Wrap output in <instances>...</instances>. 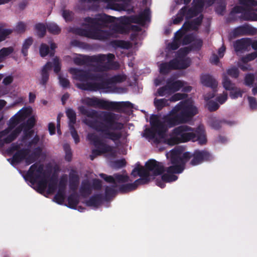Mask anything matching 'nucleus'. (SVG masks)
Masks as SVG:
<instances>
[{
	"label": "nucleus",
	"instance_id": "8fccbe9b",
	"mask_svg": "<svg viewBox=\"0 0 257 257\" xmlns=\"http://www.w3.org/2000/svg\"><path fill=\"white\" fill-rule=\"evenodd\" d=\"M22 146V144L18 143H12L11 146L7 150V152L9 155H12L15 151L20 150Z\"/></svg>",
	"mask_w": 257,
	"mask_h": 257
},
{
	"label": "nucleus",
	"instance_id": "2f4dec72",
	"mask_svg": "<svg viewBox=\"0 0 257 257\" xmlns=\"http://www.w3.org/2000/svg\"><path fill=\"white\" fill-rule=\"evenodd\" d=\"M100 58L96 57L94 56H85L82 59L76 58L75 59L74 62L75 64L79 65H83L88 64L90 63L95 62V61L100 60Z\"/></svg>",
	"mask_w": 257,
	"mask_h": 257
},
{
	"label": "nucleus",
	"instance_id": "a878e982",
	"mask_svg": "<svg viewBox=\"0 0 257 257\" xmlns=\"http://www.w3.org/2000/svg\"><path fill=\"white\" fill-rule=\"evenodd\" d=\"M131 175L134 177H137V175L141 177H151L149 170L146 168H145L140 166L139 163L137 164V166L133 170Z\"/></svg>",
	"mask_w": 257,
	"mask_h": 257
},
{
	"label": "nucleus",
	"instance_id": "5fc2aeb1",
	"mask_svg": "<svg viewBox=\"0 0 257 257\" xmlns=\"http://www.w3.org/2000/svg\"><path fill=\"white\" fill-rule=\"evenodd\" d=\"M247 9V8L246 6L245 7H243L240 6H235L232 9L230 14L232 15L235 14L241 13V15H243V13L246 12Z\"/></svg>",
	"mask_w": 257,
	"mask_h": 257
},
{
	"label": "nucleus",
	"instance_id": "dca6fc26",
	"mask_svg": "<svg viewBox=\"0 0 257 257\" xmlns=\"http://www.w3.org/2000/svg\"><path fill=\"white\" fill-rule=\"evenodd\" d=\"M189 160L192 158L190 162L192 166L198 165L204 161H209L212 160V157L211 155L207 151L205 150H196L193 154L189 152Z\"/></svg>",
	"mask_w": 257,
	"mask_h": 257
},
{
	"label": "nucleus",
	"instance_id": "f8f14e48",
	"mask_svg": "<svg viewBox=\"0 0 257 257\" xmlns=\"http://www.w3.org/2000/svg\"><path fill=\"white\" fill-rule=\"evenodd\" d=\"M54 67V71L58 74L61 70V64L58 58L53 59V64L51 62H48L43 66L41 70V78L39 80L40 84L46 87V84L49 79V71Z\"/></svg>",
	"mask_w": 257,
	"mask_h": 257
},
{
	"label": "nucleus",
	"instance_id": "cd10ccee",
	"mask_svg": "<svg viewBox=\"0 0 257 257\" xmlns=\"http://www.w3.org/2000/svg\"><path fill=\"white\" fill-rule=\"evenodd\" d=\"M92 191V186L89 181H83L79 189L81 195L83 197H86L91 194Z\"/></svg>",
	"mask_w": 257,
	"mask_h": 257
},
{
	"label": "nucleus",
	"instance_id": "680f3d73",
	"mask_svg": "<svg viewBox=\"0 0 257 257\" xmlns=\"http://www.w3.org/2000/svg\"><path fill=\"white\" fill-rule=\"evenodd\" d=\"M181 29L185 32H187L190 30H196V28L194 27L192 21H186L183 25Z\"/></svg>",
	"mask_w": 257,
	"mask_h": 257
},
{
	"label": "nucleus",
	"instance_id": "bb28decb",
	"mask_svg": "<svg viewBox=\"0 0 257 257\" xmlns=\"http://www.w3.org/2000/svg\"><path fill=\"white\" fill-rule=\"evenodd\" d=\"M250 41L249 38H242L236 41L234 44L235 50L238 52L247 49L250 46Z\"/></svg>",
	"mask_w": 257,
	"mask_h": 257
},
{
	"label": "nucleus",
	"instance_id": "473e14b6",
	"mask_svg": "<svg viewBox=\"0 0 257 257\" xmlns=\"http://www.w3.org/2000/svg\"><path fill=\"white\" fill-rule=\"evenodd\" d=\"M67 201V206L70 208L75 209L79 202V196L76 193H72L68 197Z\"/></svg>",
	"mask_w": 257,
	"mask_h": 257
},
{
	"label": "nucleus",
	"instance_id": "7c9ffc66",
	"mask_svg": "<svg viewBox=\"0 0 257 257\" xmlns=\"http://www.w3.org/2000/svg\"><path fill=\"white\" fill-rule=\"evenodd\" d=\"M240 19L247 21H257V13L251 12V7H248L246 12L241 15Z\"/></svg>",
	"mask_w": 257,
	"mask_h": 257
},
{
	"label": "nucleus",
	"instance_id": "4c0bfd02",
	"mask_svg": "<svg viewBox=\"0 0 257 257\" xmlns=\"http://www.w3.org/2000/svg\"><path fill=\"white\" fill-rule=\"evenodd\" d=\"M38 36L40 38L43 37L46 33L47 26L43 23H38L35 26Z\"/></svg>",
	"mask_w": 257,
	"mask_h": 257
},
{
	"label": "nucleus",
	"instance_id": "c756f323",
	"mask_svg": "<svg viewBox=\"0 0 257 257\" xmlns=\"http://www.w3.org/2000/svg\"><path fill=\"white\" fill-rule=\"evenodd\" d=\"M110 45L115 49L121 48L128 49L131 47V44L128 41L121 40H114L110 41Z\"/></svg>",
	"mask_w": 257,
	"mask_h": 257
},
{
	"label": "nucleus",
	"instance_id": "a19ab883",
	"mask_svg": "<svg viewBox=\"0 0 257 257\" xmlns=\"http://www.w3.org/2000/svg\"><path fill=\"white\" fill-rule=\"evenodd\" d=\"M191 51L192 48L190 46L182 48L180 49L177 52V57L176 58L178 59H186L188 57H185V56L188 54Z\"/></svg>",
	"mask_w": 257,
	"mask_h": 257
},
{
	"label": "nucleus",
	"instance_id": "09e8293b",
	"mask_svg": "<svg viewBox=\"0 0 257 257\" xmlns=\"http://www.w3.org/2000/svg\"><path fill=\"white\" fill-rule=\"evenodd\" d=\"M231 91L230 92V97L232 99H236L238 97H241L242 96V94L244 92L243 91L241 90L239 88L235 87L234 89L229 90Z\"/></svg>",
	"mask_w": 257,
	"mask_h": 257
},
{
	"label": "nucleus",
	"instance_id": "3c124183",
	"mask_svg": "<svg viewBox=\"0 0 257 257\" xmlns=\"http://www.w3.org/2000/svg\"><path fill=\"white\" fill-rule=\"evenodd\" d=\"M57 185V179L53 178H52L50 180V182L48 184V192L49 194H52L54 193L56 189Z\"/></svg>",
	"mask_w": 257,
	"mask_h": 257
},
{
	"label": "nucleus",
	"instance_id": "13d9d810",
	"mask_svg": "<svg viewBox=\"0 0 257 257\" xmlns=\"http://www.w3.org/2000/svg\"><path fill=\"white\" fill-rule=\"evenodd\" d=\"M73 15V13L69 10L64 9L62 11V17L67 22L72 21Z\"/></svg>",
	"mask_w": 257,
	"mask_h": 257
},
{
	"label": "nucleus",
	"instance_id": "a211bd4d",
	"mask_svg": "<svg viewBox=\"0 0 257 257\" xmlns=\"http://www.w3.org/2000/svg\"><path fill=\"white\" fill-rule=\"evenodd\" d=\"M257 33L256 28L246 25L241 26L235 28L233 32V36L237 37L246 35H253Z\"/></svg>",
	"mask_w": 257,
	"mask_h": 257
},
{
	"label": "nucleus",
	"instance_id": "412c9836",
	"mask_svg": "<svg viewBox=\"0 0 257 257\" xmlns=\"http://www.w3.org/2000/svg\"><path fill=\"white\" fill-rule=\"evenodd\" d=\"M181 29L177 31L175 33L174 40L172 42L168 44V47L172 50H176L179 48L181 45L182 39L185 34L184 31Z\"/></svg>",
	"mask_w": 257,
	"mask_h": 257
},
{
	"label": "nucleus",
	"instance_id": "0eeeda50",
	"mask_svg": "<svg viewBox=\"0 0 257 257\" xmlns=\"http://www.w3.org/2000/svg\"><path fill=\"white\" fill-rule=\"evenodd\" d=\"M189 152H185L181 156V152L178 150H173L170 154V166L165 169L168 173L180 174L185 169V165L189 160Z\"/></svg>",
	"mask_w": 257,
	"mask_h": 257
},
{
	"label": "nucleus",
	"instance_id": "338daca9",
	"mask_svg": "<svg viewBox=\"0 0 257 257\" xmlns=\"http://www.w3.org/2000/svg\"><path fill=\"white\" fill-rule=\"evenodd\" d=\"M67 185V181L65 179H61L58 184V192L63 193L65 194Z\"/></svg>",
	"mask_w": 257,
	"mask_h": 257
},
{
	"label": "nucleus",
	"instance_id": "37998d69",
	"mask_svg": "<svg viewBox=\"0 0 257 257\" xmlns=\"http://www.w3.org/2000/svg\"><path fill=\"white\" fill-rule=\"evenodd\" d=\"M48 31L54 35L59 34L61 32V29L57 25L54 23H48L47 24Z\"/></svg>",
	"mask_w": 257,
	"mask_h": 257
},
{
	"label": "nucleus",
	"instance_id": "6e6552de",
	"mask_svg": "<svg viewBox=\"0 0 257 257\" xmlns=\"http://www.w3.org/2000/svg\"><path fill=\"white\" fill-rule=\"evenodd\" d=\"M87 138L90 143L96 148V149H93L92 151V154L89 156L91 160H93L97 156L112 151V147L106 144L95 133H89Z\"/></svg>",
	"mask_w": 257,
	"mask_h": 257
},
{
	"label": "nucleus",
	"instance_id": "20e7f679",
	"mask_svg": "<svg viewBox=\"0 0 257 257\" xmlns=\"http://www.w3.org/2000/svg\"><path fill=\"white\" fill-rule=\"evenodd\" d=\"M198 113L197 108L186 101H181L164 116V121L170 128L190 121Z\"/></svg>",
	"mask_w": 257,
	"mask_h": 257
},
{
	"label": "nucleus",
	"instance_id": "f03ea898",
	"mask_svg": "<svg viewBox=\"0 0 257 257\" xmlns=\"http://www.w3.org/2000/svg\"><path fill=\"white\" fill-rule=\"evenodd\" d=\"M78 110L81 114L91 118H85L83 122L100 133L103 138L113 142L121 138L122 133L120 131L123 128L124 124L116 120L115 113L109 111L98 113L95 110L87 109L84 106H79Z\"/></svg>",
	"mask_w": 257,
	"mask_h": 257
},
{
	"label": "nucleus",
	"instance_id": "bf43d9fd",
	"mask_svg": "<svg viewBox=\"0 0 257 257\" xmlns=\"http://www.w3.org/2000/svg\"><path fill=\"white\" fill-rule=\"evenodd\" d=\"M194 41V37L192 34L185 35L183 36L181 44L182 45H188Z\"/></svg>",
	"mask_w": 257,
	"mask_h": 257
},
{
	"label": "nucleus",
	"instance_id": "39448f33",
	"mask_svg": "<svg viewBox=\"0 0 257 257\" xmlns=\"http://www.w3.org/2000/svg\"><path fill=\"white\" fill-rule=\"evenodd\" d=\"M48 177L49 176L44 170L43 165L37 163L30 166L24 176V178L32 184L37 183L38 190L41 193L47 188Z\"/></svg>",
	"mask_w": 257,
	"mask_h": 257
},
{
	"label": "nucleus",
	"instance_id": "2eb2a0df",
	"mask_svg": "<svg viewBox=\"0 0 257 257\" xmlns=\"http://www.w3.org/2000/svg\"><path fill=\"white\" fill-rule=\"evenodd\" d=\"M94 57L100 58V60L95 61V63L99 64L96 67V70L98 72L106 71L110 69L111 67L110 65L116 63L113 62L114 59V55L113 54L109 53L107 55L100 54L98 55H94Z\"/></svg>",
	"mask_w": 257,
	"mask_h": 257
},
{
	"label": "nucleus",
	"instance_id": "9b49d317",
	"mask_svg": "<svg viewBox=\"0 0 257 257\" xmlns=\"http://www.w3.org/2000/svg\"><path fill=\"white\" fill-rule=\"evenodd\" d=\"M151 128H146L145 134L147 137L154 139L157 133L159 137L163 138L167 131L164 123L161 121L156 115H152L150 117Z\"/></svg>",
	"mask_w": 257,
	"mask_h": 257
},
{
	"label": "nucleus",
	"instance_id": "c9c22d12",
	"mask_svg": "<svg viewBox=\"0 0 257 257\" xmlns=\"http://www.w3.org/2000/svg\"><path fill=\"white\" fill-rule=\"evenodd\" d=\"M137 189L135 183L121 185L118 187V191L121 193H126Z\"/></svg>",
	"mask_w": 257,
	"mask_h": 257
},
{
	"label": "nucleus",
	"instance_id": "c85d7f7f",
	"mask_svg": "<svg viewBox=\"0 0 257 257\" xmlns=\"http://www.w3.org/2000/svg\"><path fill=\"white\" fill-rule=\"evenodd\" d=\"M169 89L172 93L179 90L183 86V83L181 80L174 81L171 79L167 80Z\"/></svg>",
	"mask_w": 257,
	"mask_h": 257
},
{
	"label": "nucleus",
	"instance_id": "e2e57ef3",
	"mask_svg": "<svg viewBox=\"0 0 257 257\" xmlns=\"http://www.w3.org/2000/svg\"><path fill=\"white\" fill-rule=\"evenodd\" d=\"M208 109L210 111H214L217 110L219 107V104L215 101L210 100L209 101L207 104Z\"/></svg>",
	"mask_w": 257,
	"mask_h": 257
},
{
	"label": "nucleus",
	"instance_id": "423d86ee",
	"mask_svg": "<svg viewBox=\"0 0 257 257\" xmlns=\"http://www.w3.org/2000/svg\"><path fill=\"white\" fill-rule=\"evenodd\" d=\"M83 103L86 105L106 110H115L120 112L123 109L132 108L133 104L129 101H109L98 98L96 97H86Z\"/></svg>",
	"mask_w": 257,
	"mask_h": 257
},
{
	"label": "nucleus",
	"instance_id": "e433bc0d",
	"mask_svg": "<svg viewBox=\"0 0 257 257\" xmlns=\"http://www.w3.org/2000/svg\"><path fill=\"white\" fill-rule=\"evenodd\" d=\"M66 115L69 118V126H74L76 121V114L72 108H68L66 111Z\"/></svg>",
	"mask_w": 257,
	"mask_h": 257
},
{
	"label": "nucleus",
	"instance_id": "864d4df0",
	"mask_svg": "<svg viewBox=\"0 0 257 257\" xmlns=\"http://www.w3.org/2000/svg\"><path fill=\"white\" fill-rule=\"evenodd\" d=\"M22 120V118L17 113L10 120V125L11 128H14Z\"/></svg>",
	"mask_w": 257,
	"mask_h": 257
},
{
	"label": "nucleus",
	"instance_id": "9d476101",
	"mask_svg": "<svg viewBox=\"0 0 257 257\" xmlns=\"http://www.w3.org/2000/svg\"><path fill=\"white\" fill-rule=\"evenodd\" d=\"M100 75L99 79L93 80L98 82L80 83L76 84L77 87L82 90L89 91H97L99 90H107L110 88L111 84L109 78H105L102 74L96 73Z\"/></svg>",
	"mask_w": 257,
	"mask_h": 257
},
{
	"label": "nucleus",
	"instance_id": "6e6d98bb",
	"mask_svg": "<svg viewBox=\"0 0 257 257\" xmlns=\"http://www.w3.org/2000/svg\"><path fill=\"white\" fill-rule=\"evenodd\" d=\"M65 199V194L63 193L58 192L56 194L54 197V200L57 203L62 205L63 204Z\"/></svg>",
	"mask_w": 257,
	"mask_h": 257
},
{
	"label": "nucleus",
	"instance_id": "052dcab7",
	"mask_svg": "<svg viewBox=\"0 0 257 257\" xmlns=\"http://www.w3.org/2000/svg\"><path fill=\"white\" fill-rule=\"evenodd\" d=\"M226 73V74L234 78H237L239 76V70L238 68L235 67L227 69Z\"/></svg>",
	"mask_w": 257,
	"mask_h": 257
},
{
	"label": "nucleus",
	"instance_id": "603ef678",
	"mask_svg": "<svg viewBox=\"0 0 257 257\" xmlns=\"http://www.w3.org/2000/svg\"><path fill=\"white\" fill-rule=\"evenodd\" d=\"M162 179L163 181L165 182H172L175 181L177 180L178 177L174 174L168 173H165L162 175Z\"/></svg>",
	"mask_w": 257,
	"mask_h": 257
},
{
	"label": "nucleus",
	"instance_id": "5701e85b",
	"mask_svg": "<svg viewBox=\"0 0 257 257\" xmlns=\"http://www.w3.org/2000/svg\"><path fill=\"white\" fill-rule=\"evenodd\" d=\"M79 177L75 170H72L69 174V188L71 190L75 191L78 187Z\"/></svg>",
	"mask_w": 257,
	"mask_h": 257
},
{
	"label": "nucleus",
	"instance_id": "ddd939ff",
	"mask_svg": "<svg viewBox=\"0 0 257 257\" xmlns=\"http://www.w3.org/2000/svg\"><path fill=\"white\" fill-rule=\"evenodd\" d=\"M70 72L73 74V78L79 80L82 83L89 82L88 81L99 79L100 76L93 73L88 70L79 69L77 68H72Z\"/></svg>",
	"mask_w": 257,
	"mask_h": 257
},
{
	"label": "nucleus",
	"instance_id": "f257e3e1",
	"mask_svg": "<svg viewBox=\"0 0 257 257\" xmlns=\"http://www.w3.org/2000/svg\"><path fill=\"white\" fill-rule=\"evenodd\" d=\"M115 18L105 14H100L95 18L87 17L84 19L83 26L88 29L77 28L75 33L78 35L93 40L105 41L115 37L116 34H125L128 32L124 25L119 24L108 25L114 21Z\"/></svg>",
	"mask_w": 257,
	"mask_h": 257
},
{
	"label": "nucleus",
	"instance_id": "72a5a7b5",
	"mask_svg": "<svg viewBox=\"0 0 257 257\" xmlns=\"http://www.w3.org/2000/svg\"><path fill=\"white\" fill-rule=\"evenodd\" d=\"M116 185H114L112 187L106 186L105 188L104 200L105 201H109L112 198L114 197L117 193V191L114 188L116 187Z\"/></svg>",
	"mask_w": 257,
	"mask_h": 257
},
{
	"label": "nucleus",
	"instance_id": "58836bf2",
	"mask_svg": "<svg viewBox=\"0 0 257 257\" xmlns=\"http://www.w3.org/2000/svg\"><path fill=\"white\" fill-rule=\"evenodd\" d=\"M33 39L32 37H29L24 41L22 49V53L24 56L28 55V50L29 47L32 45Z\"/></svg>",
	"mask_w": 257,
	"mask_h": 257
},
{
	"label": "nucleus",
	"instance_id": "393cba45",
	"mask_svg": "<svg viewBox=\"0 0 257 257\" xmlns=\"http://www.w3.org/2000/svg\"><path fill=\"white\" fill-rule=\"evenodd\" d=\"M210 126L215 130H218L222 127L223 124L231 125V122L224 119H219L216 117H211L208 121Z\"/></svg>",
	"mask_w": 257,
	"mask_h": 257
},
{
	"label": "nucleus",
	"instance_id": "aec40b11",
	"mask_svg": "<svg viewBox=\"0 0 257 257\" xmlns=\"http://www.w3.org/2000/svg\"><path fill=\"white\" fill-rule=\"evenodd\" d=\"M23 130L22 126L17 127L10 134L3 139H0V147H3L5 144H8L15 141Z\"/></svg>",
	"mask_w": 257,
	"mask_h": 257
},
{
	"label": "nucleus",
	"instance_id": "f704fd0d",
	"mask_svg": "<svg viewBox=\"0 0 257 257\" xmlns=\"http://www.w3.org/2000/svg\"><path fill=\"white\" fill-rule=\"evenodd\" d=\"M222 85L226 90L234 89L235 86V83L232 82L227 74L223 73L222 75Z\"/></svg>",
	"mask_w": 257,
	"mask_h": 257
},
{
	"label": "nucleus",
	"instance_id": "de8ad7c7",
	"mask_svg": "<svg viewBox=\"0 0 257 257\" xmlns=\"http://www.w3.org/2000/svg\"><path fill=\"white\" fill-rule=\"evenodd\" d=\"M157 94L160 96H163L166 94L171 95V93L169 85L166 82V84L165 86L160 87L157 90Z\"/></svg>",
	"mask_w": 257,
	"mask_h": 257
},
{
	"label": "nucleus",
	"instance_id": "4468645a",
	"mask_svg": "<svg viewBox=\"0 0 257 257\" xmlns=\"http://www.w3.org/2000/svg\"><path fill=\"white\" fill-rule=\"evenodd\" d=\"M150 21V11L148 8H146L142 12L138 15L125 17L123 18L122 22L125 24L135 23L142 26L145 25L147 21Z\"/></svg>",
	"mask_w": 257,
	"mask_h": 257
},
{
	"label": "nucleus",
	"instance_id": "79ce46f5",
	"mask_svg": "<svg viewBox=\"0 0 257 257\" xmlns=\"http://www.w3.org/2000/svg\"><path fill=\"white\" fill-rule=\"evenodd\" d=\"M154 103L157 110H161L163 107L168 105V100L165 98H155Z\"/></svg>",
	"mask_w": 257,
	"mask_h": 257
},
{
	"label": "nucleus",
	"instance_id": "ea45409f",
	"mask_svg": "<svg viewBox=\"0 0 257 257\" xmlns=\"http://www.w3.org/2000/svg\"><path fill=\"white\" fill-rule=\"evenodd\" d=\"M115 184L118 183H124L130 181V177L127 175H122L118 173L114 174Z\"/></svg>",
	"mask_w": 257,
	"mask_h": 257
},
{
	"label": "nucleus",
	"instance_id": "7ed1b4c3",
	"mask_svg": "<svg viewBox=\"0 0 257 257\" xmlns=\"http://www.w3.org/2000/svg\"><path fill=\"white\" fill-rule=\"evenodd\" d=\"M190 141L198 142L200 145L207 142L205 131L203 126H199L195 130L187 125H181L175 127L172 132L171 136L168 139L169 145L174 146Z\"/></svg>",
	"mask_w": 257,
	"mask_h": 257
},
{
	"label": "nucleus",
	"instance_id": "4d7b16f0",
	"mask_svg": "<svg viewBox=\"0 0 257 257\" xmlns=\"http://www.w3.org/2000/svg\"><path fill=\"white\" fill-rule=\"evenodd\" d=\"M39 52L41 57H45L50 52L49 47L46 44L42 43L40 47Z\"/></svg>",
	"mask_w": 257,
	"mask_h": 257
},
{
	"label": "nucleus",
	"instance_id": "b1692460",
	"mask_svg": "<svg viewBox=\"0 0 257 257\" xmlns=\"http://www.w3.org/2000/svg\"><path fill=\"white\" fill-rule=\"evenodd\" d=\"M201 81L203 85L211 87L213 90L217 88L218 85L217 81L209 74L202 75L201 77Z\"/></svg>",
	"mask_w": 257,
	"mask_h": 257
},
{
	"label": "nucleus",
	"instance_id": "49530a36",
	"mask_svg": "<svg viewBox=\"0 0 257 257\" xmlns=\"http://www.w3.org/2000/svg\"><path fill=\"white\" fill-rule=\"evenodd\" d=\"M35 123V118L34 116H31L27 119L26 123H22L19 126H22L23 129L25 128L27 130H31L34 126Z\"/></svg>",
	"mask_w": 257,
	"mask_h": 257
},
{
	"label": "nucleus",
	"instance_id": "4be33fe9",
	"mask_svg": "<svg viewBox=\"0 0 257 257\" xmlns=\"http://www.w3.org/2000/svg\"><path fill=\"white\" fill-rule=\"evenodd\" d=\"M104 200L102 194L98 193L91 196L88 200L86 201L85 204L88 207H98L102 204Z\"/></svg>",
	"mask_w": 257,
	"mask_h": 257
},
{
	"label": "nucleus",
	"instance_id": "6ab92c4d",
	"mask_svg": "<svg viewBox=\"0 0 257 257\" xmlns=\"http://www.w3.org/2000/svg\"><path fill=\"white\" fill-rule=\"evenodd\" d=\"M30 151V149L28 148L21 149L17 151L14 154L13 157L11 159H9L8 161L13 165L19 164L25 160L29 155Z\"/></svg>",
	"mask_w": 257,
	"mask_h": 257
},
{
	"label": "nucleus",
	"instance_id": "1a4fd4ad",
	"mask_svg": "<svg viewBox=\"0 0 257 257\" xmlns=\"http://www.w3.org/2000/svg\"><path fill=\"white\" fill-rule=\"evenodd\" d=\"M191 62L190 58H174L168 62L162 63L159 65V71L161 74L166 75L172 70L185 69L190 66Z\"/></svg>",
	"mask_w": 257,
	"mask_h": 257
},
{
	"label": "nucleus",
	"instance_id": "69168bd1",
	"mask_svg": "<svg viewBox=\"0 0 257 257\" xmlns=\"http://www.w3.org/2000/svg\"><path fill=\"white\" fill-rule=\"evenodd\" d=\"M150 180L151 177H141L140 178L136 180L134 183L137 188L139 185L148 184L150 181Z\"/></svg>",
	"mask_w": 257,
	"mask_h": 257
},
{
	"label": "nucleus",
	"instance_id": "0e129e2a",
	"mask_svg": "<svg viewBox=\"0 0 257 257\" xmlns=\"http://www.w3.org/2000/svg\"><path fill=\"white\" fill-rule=\"evenodd\" d=\"M99 176L107 183H112L113 185H115L114 175L113 176H108L105 174L101 173L99 174Z\"/></svg>",
	"mask_w": 257,
	"mask_h": 257
},
{
	"label": "nucleus",
	"instance_id": "a18cd8bd",
	"mask_svg": "<svg viewBox=\"0 0 257 257\" xmlns=\"http://www.w3.org/2000/svg\"><path fill=\"white\" fill-rule=\"evenodd\" d=\"M14 51V49L12 47L3 48L0 50V63L3 59L12 54Z\"/></svg>",
	"mask_w": 257,
	"mask_h": 257
},
{
	"label": "nucleus",
	"instance_id": "774afa93",
	"mask_svg": "<svg viewBox=\"0 0 257 257\" xmlns=\"http://www.w3.org/2000/svg\"><path fill=\"white\" fill-rule=\"evenodd\" d=\"M12 33V30L11 29H5L0 28V39L4 41L6 39L8 36Z\"/></svg>",
	"mask_w": 257,
	"mask_h": 257
},
{
	"label": "nucleus",
	"instance_id": "c03bdc74",
	"mask_svg": "<svg viewBox=\"0 0 257 257\" xmlns=\"http://www.w3.org/2000/svg\"><path fill=\"white\" fill-rule=\"evenodd\" d=\"M255 81L254 75L253 73H247L245 75L244 84L245 85L251 87Z\"/></svg>",
	"mask_w": 257,
	"mask_h": 257
},
{
	"label": "nucleus",
	"instance_id": "f3484780",
	"mask_svg": "<svg viewBox=\"0 0 257 257\" xmlns=\"http://www.w3.org/2000/svg\"><path fill=\"white\" fill-rule=\"evenodd\" d=\"M145 167L149 170V173L152 172L154 176L160 175L165 171L163 164L155 160L151 159L145 164Z\"/></svg>",
	"mask_w": 257,
	"mask_h": 257
}]
</instances>
